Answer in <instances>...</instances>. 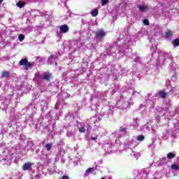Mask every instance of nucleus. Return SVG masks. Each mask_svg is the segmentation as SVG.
Wrapping results in <instances>:
<instances>
[{
    "instance_id": "nucleus-1",
    "label": "nucleus",
    "mask_w": 179,
    "mask_h": 179,
    "mask_svg": "<svg viewBox=\"0 0 179 179\" xmlns=\"http://www.w3.org/2000/svg\"><path fill=\"white\" fill-rule=\"evenodd\" d=\"M19 64L27 71H29V69H31L34 66V62H30L27 58H23L19 62Z\"/></svg>"
},
{
    "instance_id": "nucleus-2",
    "label": "nucleus",
    "mask_w": 179,
    "mask_h": 179,
    "mask_svg": "<svg viewBox=\"0 0 179 179\" xmlns=\"http://www.w3.org/2000/svg\"><path fill=\"white\" fill-rule=\"evenodd\" d=\"M43 80H46V82H50L52 79V73L47 71L45 72L42 76Z\"/></svg>"
},
{
    "instance_id": "nucleus-3",
    "label": "nucleus",
    "mask_w": 179,
    "mask_h": 179,
    "mask_svg": "<svg viewBox=\"0 0 179 179\" xmlns=\"http://www.w3.org/2000/svg\"><path fill=\"white\" fill-rule=\"evenodd\" d=\"M69 31V27H68V24H63L60 27L59 33L61 34L64 33H68Z\"/></svg>"
},
{
    "instance_id": "nucleus-4",
    "label": "nucleus",
    "mask_w": 179,
    "mask_h": 179,
    "mask_svg": "<svg viewBox=\"0 0 179 179\" xmlns=\"http://www.w3.org/2000/svg\"><path fill=\"white\" fill-rule=\"evenodd\" d=\"M96 36L97 38H103L106 36V32L103 29H101L96 33Z\"/></svg>"
},
{
    "instance_id": "nucleus-5",
    "label": "nucleus",
    "mask_w": 179,
    "mask_h": 179,
    "mask_svg": "<svg viewBox=\"0 0 179 179\" xmlns=\"http://www.w3.org/2000/svg\"><path fill=\"white\" fill-rule=\"evenodd\" d=\"M31 166H32L31 163L27 162L23 165L22 169H23L24 171H26L27 170H31Z\"/></svg>"
},
{
    "instance_id": "nucleus-6",
    "label": "nucleus",
    "mask_w": 179,
    "mask_h": 179,
    "mask_svg": "<svg viewBox=\"0 0 179 179\" xmlns=\"http://www.w3.org/2000/svg\"><path fill=\"white\" fill-rule=\"evenodd\" d=\"M158 94L162 99H166L167 97V93L164 90L159 91Z\"/></svg>"
},
{
    "instance_id": "nucleus-7",
    "label": "nucleus",
    "mask_w": 179,
    "mask_h": 179,
    "mask_svg": "<svg viewBox=\"0 0 179 179\" xmlns=\"http://www.w3.org/2000/svg\"><path fill=\"white\" fill-rule=\"evenodd\" d=\"M9 75H10V73L9 71H3L1 73L2 78H9Z\"/></svg>"
},
{
    "instance_id": "nucleus-8",
    "label": "nucleus",
    "mask_w": 179,
    "mask_h": 179,
    "mask_svg": "<svg viewBox=\"0 0 179 179\" xmlns=\"http://www.w3.org/2000/svg\"><path fill=\"white\" fill-rule=\"evenodd\" d=\"M171 36H173V31L168 29V30L165 32V37H166V38H169V37H171Z\"/></svg>"
},
{
    "instance_id": "nucleus-9",
    "label": "nucleus",
    "mask_w": 179,
    "mask_h": 179,
    "mask_svg": "<svg viewBox=\"0 0 179 179\" xmlns=\"http://www.w3.org/2000/svg\"><path fill=\"white\" fill-rule=\"evenodd\" d=\"M91 15L93 17H96L99 15V10H93L91 11Z\"/></svg>"
},
{
    "instance_id": "nucleus-10",
    "label": "nucleus",
    "mask_w": 179,
    "mask_h": 179,
    "mask_svg": "<svg viewBox=\"0 0 179 179\" xmlns=\"http://www.w3.org/2000/svg\"><path fill=\"white\" fill-rule=\"evenodd\" d=\"M173 47H178L179 45V38H176L172 41Z\"/></svg>"
},
{
    "instance_id": "nucleus-11",
    "label": "nucleus",
    "mask_w": 179,
    "mask_h": 179,
    "mask_svg": "<svg viewBox=\"0 0 179 179\" xmlns=\"http://www.w3.org/2000/svg\"><path fill=\"white\" fill-rule=\"evenodd\" d=\"M176 157V155L173 152H169L167 154V159H174Z\"/></svg>"
},
{
    "instance_id": "nucleus-12",
    "label": "nucleus",
    "mask_w": 179,
    "mask_h": 179,
    "mask_svg": "<svg viewBox=\"0 0 179 179\" xmlns=\"http://www.w3.org/2000/svg\"><path fill=\"white\" fill-rule=\"evenodd\" d=\"M24 5H26V3L23 1H19L17 3V6H18V8H23V6H24Z\"/></svg>"
},
{
    "instance_id": "nucleus-13",
    "label": "nucleus",
    "mask_w": 179,
    "mask_h": 179,
    "mask_svg": "<svg viewBox=\"0 0 179 179\" xmlns=\"http://www.w3.org/2000/svg\"><path fill=\"white\" fill-rule=\"evenodd\" d=\"M52 148V144L48 143L45 145L46 150H48V151L51 150Z\"/></svg>"
},
{
    "instance_id": "nucleus-14",
    "label": "nucleus",
    "mask_w": 179,
    "mask_h": 179,
    "mask_svg": "<svg viewBox=\"0 0 179 179\" xmlns=\"http://www.w3.org/2000/svg\"><path fill=\"white\" fill-rule=\"evenodd\" d=\"M171 167L172 170H179V165L172 164Z\"/></svg>"
},
{
    "instance_id": "nucleus-15",
    "label": "nucleus",
    "mask_w": 179,
    "mask_h": 179,
    "mask_svg": "<svg viewBox=\"0 0 179 179\" xmlns=\"http://www.w3.org/2000/svg\"><path fill=\"white\" fill-rule=\"evenodd\" d=\"M138 8L139 10H141V12H145V10H146V7L143 6H139Z\"/></svg>"
},
{
    "instance_id": "nucleus-16",
    "label": "nucleus",
    "mask_w": 179,
    "mask_h": 179,
    "mask_svg": "<svg viewBox=\"0 0 179 179\" xmlns=\"http://www.w3.org/2000/svg\"><path fill=\"white\" fill-rule=\"evenodd\" d=\"M145 139V136L143 135L138 136L137 140L139 141H143Z\"/></svg>"
},
{
    "instance_id": "nucleus-17",
    "label": "nucleus",
    "mask_w": 179,
    "mask_h": 179,
    "mask_svg": "<svg viewBox=\"0 0 179 179\" xmlns=\"http://www.w3.org/2000/svg\"><path fill=\"white\" fill-rule=\"evenodd\" d=\"M93 170H94V168H89L86 170V173L89 174L90 173H92Z\"/></svg>"
},
{
    "instance_id": "nucleus-18",
    "label": "nucleus",
    "mask_w": 179,
    "mask_h": 179,
    "mask_svg": "<svg viewBox=\"0 0 179 179\" xmlns=\"http://www.w3.org/2000/svg\"><path fill=\"white\" fill-rule=\"evenodd\" d=\"M18 38L20 41H23V40H24V35L23 34H20L18 36Z\"/></svg>"
},
{
    "instance_id": "nucleus-19",
    "label": "nucleus",
    "mask_w": 179,
    "mask_h": 179,
    "mask_svg": "<svg viewBox=\"0 0 179 179\" xmlns=\"http://www.w3.org/2000/svg\"><path fill=\"white\" fill-rule=\"evenodd\" d=\"M143 24H145V26H149V20L144 19L143 20Z\"/></svg>"
},
{
    "instance_id": "nucleus-20",
    "label": "nucleus",
    "mask_w": 179,
    "mask_h": 179,
    "mask_svg": "<svg viewBox=\"0 0 179 179\" xmlns=\"http://www.w3.org/2000/svg\"><path fill=\"white\" fill-rule=\"evenodd\" d=\"M102 6H104V5H107L108 3V0H101Z\"/></svg>"
},
{
    "instance_id": "nucleus-21",
    "label": "nucleus",
    "mask_w": 179,
    "mask_h": 179,
    "mask_svg": "<svg viewBox=\"0 0 179 179\" xmlns=\"http://www.w3.org/2000/svg\"><path fill=\"white\" fill-rule=\"evenodd\" d=\"M79 131L81 133L86 132V129H85L83 127L79 129Z\"/></svg>"
},
{
    "instance_id": "nucleus-22",
    "label": "nucleus",
    "mask_w": 179,
    "mask_h": 179,
    "mask_svg": "<svg viewBox=\"0 0 179 179\" xmlns=\"http://www.w3.org/2000/svg\"><path fill=\"white\" fill-rule=\"evenodd\" d=\"M59 179H69V176H62Z\"/></svg>"
},
{
    "instance_id": "nucleus-23",
    "label": "nucleus",
    "mask_w": 179,
    "mask_h": 179,
    "mask_svg": "<svg viewBox=\"0 0 179 179\" xmlns=\"http://www.w3.org/2000/svg\"><path fill=\"white\" fill-rule=\"evenodd\" d=\"M120 132H127V129L126 128L120 129Z\"/></svg>"
},
{
    "instance_id": "nucleus-24",
    "label": "nucleus",
    "mask_w": 179,
    "mask_h": 179,
    "mask_svg": "<svg viewBox=\"0 0 179 179\" xmlns=\"http://www.w3.org/2000/svg\"><path fill=\"white\" fill-rule=\"evenodd\" d=\"M97 137H92L91 141H96Z\"/></svg>"
},
{
    "instance_id": "nucleus-25",
    "label": "nucleus",
    "mask_w": 179,
    "mask_h": 179,
    "mask_svg": "<svg viewBox=\"0 0 179 179\" xmlns=\"http://www.w3.org/2000/svg\"><path fill=\"white\" fill-rule=\"evenodd\" d=\"M3 2V0H0V3H2Z\"/></svg>"
},
{
    "instance_id": "nucleus-26",
    "label": "nucleus",
    "mask_w": 179,
    "mask_h": 179,
    "mask_svg": "<svg viewBox=\"0 0 179 179\" xmlns=\"http://www.w3.org/2000/svg\"><path fill=\"white\" fill-rule=\"evenodd\" d=\"M101 179H106V178H104V177H102V178H101Z\"/></svg>"
}]
</instances>
